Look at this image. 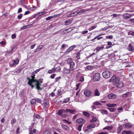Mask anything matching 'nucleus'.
I'll return each mask as SVG.
<instances>
[{"label":"nucleus","mask_w":134,"mask_h":134,"mask_svg":"<svg viewBox=\"0 0 134 134\" xmlns=\"http://www.w3.org/2000/svg\"><path fill=\"white\" fill-rule=\"evenodd\" d=\"M69 98H67L64 99L63 102L64 103H65L68 102L69 101Z\"/></svg>","instance_id":"obj_35"},{"label":"nucleus","mask_w":134,"mask_h":134,"mask_svg":"<svg viewBox=\"0 0 134 134\" xmlns=\"http://www.w3.org/2000/svg\"><path fill=\"white\" fill-rule=\"evenodd\" d=\"M31 103L32 104H34L36 102V100L35 99H32L31 101Z\"/></svg>","instance_id":"obj_38"},{"label":"nucleus","mask_w":134,"mask_h":134,"mask_svg":"<svg viewBox=\"0 0 134 134\" xmlns=\"http://www.w3.org/2000/svg\"><path fill=\"white\" fill-rule=\"evenodd\" d=\"M67 114H63L61 115V116L63 118H65L67 117Z\"/></svg>","instance_id":"obj_51"},{"label":"nucleus","mask_w":134,"mask_h":134,"mask_svg":"<svg viewBox=\"0 0 134 134\" xmlns=\"http://www.w3.org/2000/svg\"><path fill=\"white\" fill-rule=\"evenodd\" d=\"M83 115H85L87 118H89V117L90 114L89 113L86 111H83Z\"/></svg>","instance_id":"obj_24"},{"label":"nucleus","mask_w":134,"mask_h":134,"mask_svg":"<svg viewBox=\"0 0 134 134\" xmlns=\"http://www.w3.org/2000/svg\"><path fill=\"white\" fill-rule=\"evenodd\" d=\"M107 106L109 107H114L115 105L114 104H108L107 105Z\"/></svg>","instance_id":"obj_36"},{"label":"nucleus","mask_w":134,"mask_h":134,"mask_svg":"<svg viewBox=\"0 0 134 134\" xmlns=\"http://www.w3.org/2000/svg\"><path fill=\"white\" fill-rule=\"evenodd\" d=\"M17 64H16L15 63L13 62V63L11 64L10 66L11 67H14Z\"/></svg>","instance_id":"obj_44"},{"label":"nucleus","mask_w":134,"mask_h":134,"mask_svg":"<svg viewBox=\"0 0 134 134\" xmlns=\"http://www.w3.org/2000/svg\"><path fill=\"white\" fill-rule=\"evenodd\" d=\"M62 127L63 129L65 130H68L69 129V127L64 125H62Z\"/></svg>","instance_id":"obj_20"},{"label":"nucleus","mask_w":134,"mask_h":134,"mask_svg":"<svg viewBox=\"0 0 134 134\" xmlns=\"http://www.w3.org/2000/svg\"><path fill=\"white\" fill-rule=\"evenodd\" d=\"M66 113L68 112H69L71 114H73L76 111V110H70L69 109H66Z\"/></svg>","instance_id":"obj_16"},{"label":"nucleus","mask_w":134,"mask_h":134,"mask_svg":"<svg viewBox=\"0 0 134 134\" xmlns=\"http://www.w3.org/2000/svg\"><path fill=\"white\" fill-rule=\"evenodd\" d=\"M16 37V35L14 34H13L12 35V39H14Z\"/></svg>","instance_id":"obj_64"},{"label":"nucleus","mask_w":134,"mask_h":134,"mask_svg":"<svg viewBox=\"0 0 134 134\" xmlns=\"http://www.w3.org/2000/svg\"><path fill=\"white\" fill-rule=\"evenodd\" d=\"M0 44L1 45H5L6 43L5 42L1 41L0 42Z\"/></svg>","instance_id":"obj_61"},{"label":"nucleus","mask_w":134,"mask_h":134,"mask_svg":"<svg viewBox=\"0 0 134 134\" xmlns=\"http://www.w3.org/2000/svg\"><path fill=\"white\" fill-rule=\"evenodd\" d=\"M82 126V125H79L78 127V129L79 131H80L81 130V128Z\"/></svg>","instance_id":"obj_40"},{"label":"nucleus","mask_w":134,"mask_h":134,"mask_svg":"<svg viewBox=\"0 0 134 134\" xmlns=\"http://www.w3.org/2000/svg\"><path fill=\"white\" fill-rule=\"evenodd\" d=\"M86 68H87V69H92V66H87Z\"/></svg>","instance_id":"obj_62"},{"label":"nucleus","mask_w":134,"mask_h":134,"mask_svg":"<svg viewBox=\"0 0 134 134\" xmlns=\"http://www.w3.org/2000/svg\"><path fill=\"white\" fill-rule=\"evenodd\" d=\"M95 126V125L94 124H90V125H89L87 127L88 128V129H86L85 130V131H88V129H90L91 128H93Z\"/></svg>","instance_id":"obj_14"},{"label":"nucleus","mask_w":134,"mask_h":134,"mask_svg":"<svg viewBox=\"0 0 134 134\" xmlns=\"http://www.w3.org/2000/svg\"><path fill=\"white\" fill-rule=\"evenodd\" d=\"M128 49L129 51H131L133 50L134 49V48L132 47V45L131 44H129L128 47Z\"/></svg>","instance_id":"obj_18"},{"label":"nucleus","mask_w":134,"mask_h":134,"mask_svg":"<svg viewBox=\"0 0 134 134\" xmlns=\"http://www.w3.org/2000/svg\"><path fill=\"white\" fill-rule=\"evenodd\" d=\"M21 71V69H18V70L15 71L14 72V73H19Z\"/></svg>","instance_id":"obj_49"},{"label":"nucleus","mask_w":134,"mask_h":134,"mask_svg":"<svg viewBox=\"0 0 134 134\" xmlns=\"http://www.w3.org/2000/svg\"><path fill=\"white\" fill-rule=\"evenodd\" d=\"M119 78L118 77H116V75L113 76L110 79V82H113L114 85H116L119 83Z\"/></svg>","instance_id":"obj_2"},{"label":"nucleus","mask_w":134,"mask_h":134,"mask_svg":"<svg viewBox=\"0 0 134 134\" xmlns=\"http://www.w3.org/2000/svg\"><path fill=\"white\" fill-rule=\"evenodd\" d=\"M86 11H87V10H85V9H82L79 10H78L76 12H77V13L78 14L80 13L84 12Z\"/></svg>","instance_id":"obj_26"},{"label":"nucleus","mask_w":134,"mask_h":134,"mask_svg":"<svg viewBox=\"0 0 134 134\" xmlns=\"http://www.w3.org/2000/svg\"><path fill=\"white\" fill-rule=\"evenodd\" d=\"M123 127L121 126H120L118 127V131L117 133L119 134L121 131L122 130Z\"/></svg>","instance_id":"obj_23"},{"label":"nucleus","mask_w":134,"mask_h":134,"mask_svg":"<svg viewBox=\"0 0 134 134\" xmlns=\"http://www.w3.org/2000/svg\"><path fill=\"white\" fill-rule=\"evenodd\" d=\"M99 36L98 35L95 38H94V39H96L97 38V39L98 40H99L100 39H102V38H103V37H99Z\"/></svg>","instance_id":"obj_45"},{"label":"nucleus","mask_w":134,"mask_h":134,"mask_svg":"<svg viewBox=\"0 0 134 134\" xmlns=\"http://www.w3.org/2000/svg\"><path fill=\"white\" fill-rule=\"evenodd\" d=\"M107 129L109 130H111L113 128V127L111 126H107Z\"/></svg>","instance_id":"obj_52"},{"label":"nucleus","mask_w":134,"mask_h":134,"mask_svg":"<svg viewBox=\"0 0 134 134\" xmlns=\"http://www.w3.org/2000/svg\"><path fill=\"white\" fill-rule=\"evenodd\" d=\"M97 120V118L95 117H93L92 119L90 120L91 122H92L96 121Z\"/></svg>","instance_id":"obj_37"},{"label":"nucleus","mask_w":134,"mask_h":134,"mask_svg":"<svg viewBox=\"0 0 134 134\" xmlns=\"http://www.w3.org/2000/svg\"><path fill=\"white\" fill-rule=\"evenodd\" d=\"M54 26L53 25L51 24L46 29V30L51 29L54 27Z\"/></svg>","instance_id":"obj_43"},{"label":"nucleus","mask_w":134,"mask_h":134,"mask_svg":"<svg viewBox=\"0 0 134 134\" xmlns=\"http://www.w3.org/2000/svg\"><path fill=\"white\" fill-rule=\"evenodd\" d=\"M108 109H109L110 111L112 112L113 111H115L116 110V109L115 108H108Z\"/></svg>","instance_id":"obj_30"},{"label":"nucleus","mask_w":134,"mask_h":134,"mask_svg":"<svg viewBox=\"0 0 134 134\" xmlns=\"http://www.w3.org/2000/svg\"><path fill=\"white\" fill-rule=\"evenodd\" d=\"M85 121L84 119L82 118H80L77 120L76 121V122L77 123H83L85 122Z\"/></svg>","instance_id":"obj_11"},{"label":"nucleus","mask_w":134,"mask_h":134,"mask_svg":"<svg viewBox=\"0 0 134 134\" xmlns=\"http://www.w3.org/2000/svg\"><path fill=\"white\" fill-rule=\"evenodd\" d=\"M110 72L108 70H105L103 72L102 75L103 77L105 78H109L110 76Z\"/></svg>","instance_id":"obj_4"},{"label":"nucleus","mask_w":134,"mask_h":134,"mask_svg":"<svg viewBox=\"0 0 134 134\" xmlns=\"http://www.w3.org/2000/svg\"><path fill=\"white\" fill-rule=\"evenodd\" d=\"M66 113V110L63 109L59 110L57 113V114L59 115H61L62 114Z\"/></svg>","instance_id":"obj_8"},{"label":"nucleus","mask_w":134,"mask_h":134,"mask_svg":"<svg viewBox=\"0 0 134 134\" xmlns=\"http://www.w3.org/2000/svg\"><path fill=\"white\" fill-rule=\"evenodd\" d=\"M94 93L95 95L96 96H99L100 95V93L97 89L95 90Z\"/></svg>","instance_id":"obj_17"},{"label":"nucleus","mask_w":134,"mask_h":134,"mask_svg":"<svg viewBox=\"0 0 134 134\" xmlns=\"http://www.w3.org/2000/svg\"><path fill=\"white\" fill-rule=\"evenodd\" d=\"M117 87L119 88H121L124 85L123 83L121 82H119L118 84Z\"/></svg>","instance_id":"obj_22"},{"label":"nucleus","mask_w":134,"mask_h":134,"mask_svg":"<svg viewBox=\"0 0 134 134\" xmlns=\"http://www.w3.org/2000/svg\"><path fill=\"white\" fill-rule=\"evenodd\" d=\"M23 16V14H21L20 15H18V18L19 19H20Z\"/></svg>","instance_id":"obj_50"},{"label":"nucleus","mask_w":134,"mask_h":134,"mask_svg":"<svg viewBox=\"0 0 134 134\" xmlns=\"http://www.w3.org/2000/svg\"><path fill=\"white\" fill-rule=\"evenodd\" d=\"M27 79L29 80L27 82L28 84L29 83H30L31 82V80H31V79H30L28 77H27Z\"/></svg>","instance_id":"obj_58"},{"label":"nucleus","mask_w":134,"mask_h":134,"mask_svg":"<svg viewBox=\"0 0 134 134\" xmlns=\"http://www.w3.org/2000/svg\"><path fill=\"white\" fill-rule=\"evenodd\" d=\"M74 29V28L73 27H71V28H69L66 30H64L63 32H65V31H67V30H70L71 29V30L70 31H69V32H70V31H71L73 30Z\"/></svg>","instance_id":"obj_29"},{"label":"nucleus","mask_w":134,"mask_h":134,"mask_svg":"<svg viewBox=\"0 0 134 134\" xmlns=\"http://www.w3.org/2000/svg\"><path fill=\"white\" fill-rule=\"evenodd\" d=\"M27 26H24L21 27V29L23 30L27 28Z\"/></svg>","instance_id":"obj_59"},{"label":"nucleus","mask_w":134,"mask_h":134,"mask_svg":"<svg viewBox=\"0 0 134 134\" xmlns=\"http://www.w3.org/2000/svg\"><path fill=\"white\" fill-rule=\"evenodd\" d=\"M71 69L69 68V69H68L67 68H64L63 69V72L65 73L66 74H69L70 72V71H71Z\"/></svg>","instance_id":"obj_12"},{"label":"nucleus","mask_w":134,"mask_h":134,"mask_svg":"<svg viewBox=\"0 0 134 134\" xmlns=\"http://www.w3.org/2000/svg\"><path fill=\"white\" fill-rule=\"evenodd\" d=\"M100 78V74L99 73L95 74L93 75V80L94 82L98 81Z\"/></svg>","instance_id":"obj_3"},{"label":"nucleus","mask_w":134,"mask_h":134,"mask_svg":"<svg viewBox=\"0 0 134 134\" xmlns=\"http://www.w3.org/2000/svg\"><path fill=\"white\" fill-rule=\"evenodd\" d=\"M35 75L33 74V75L31 76L32 79H31V82H35V85L36 86V88L38 90H41L42 89V88L40 87V86L41 85V84L39 82V81L38 80L35 79Z\"/></svg>","instance_id":"obj_1"},{"label":"nucleus","mask_w":134,"mask_h":134,"mask_svg":"<svg viewBox=\"0 0 134 134\" xmlns=\"http://www.w3.org/2000/svg\"><path fill=\"white\" fill-rule=\"evenodd\" d=\"M131 17V16L129 14L126 13V19L129 18Z\"/></svg>","instance_id":"obj_48"},{"label":"nucleus","mask_w":134,"mask_h":134,"mask_svg":"<svg viewBox=\"0 0 134 134\" xmlns=\"http://www.w3.org/2000/svg\"><path fill=\"white\" fill-rule=\"evenodd\" d=\"M56 71V69L54 68H52L51 70H49L48 71V72L49 74H52L54 72Z\"/></svg>","instance_id":"obj_21"},{"label":"nucleus","mask_w":134,"mask_h":134,"mask_svg":"<svg viewBox=\"0 0 134 134\" xmlns=\"http://www.w3.org/2000/svg\"><path fill=\"white\" fill-rule=\"evenodd\" d=\"M73 19H71L67 20L65 22V25H68L70 24L72 22Z\"/></svg>","instance_id":"obj_13"},{"label":"nucleus","mask_w":134,"mask_h":134,"mask_svg":"<svg viewBox=\"0 0 134 134\" xmlns=\"http://www.w3.org/2000/svg\"><path fill=\"white\" fill-rule=\"evenodd\" d=\"M108 97L109 99H113L115 98L116 97V96L114 94L111 93L108 95Z\"/></svg>","instance_id":"obj_10"},{"label":"nucleus","mask_w":134,"mask_h":134,"mask_svg":"<svg viewBox=\"0 0 134 134\" xmlns=\"http://www.w3.org/2000/svg\"><path fill=\"white\" fill-rule=\"evenodd\" d=\"M56 71H59L60 70V68L59 66H58L55 68Z\"/></svg>","instance_id":"obj_39"},{"label":"nucleus","mask_w":134,"mask_h":134,"mask_svg":"<svg viewBox=\"0 0 134 134\" xmlns=\"http://www.w3.org/2000/svg\"><path fill=\"white\" fill-rule=\"evenodd\" d=\"M55 74H53L51 75L50 77H51L52 79H54V76H55Z\"/></svg>","instance_id":"obj_56"},{"label":"nucleus","mask_w":134,"mask_h":134,"mask_svg":"<svg viewBox=\"0 0 134 134\" xmlns=\"http://www.w3.org/2000/svg\"><path fill=\"white\" fill-rule=\"evenodd\" d=\"M102 114H107L108 113V111L106 110H100Z\"/></svg>","instance_id":"obj_28"},{"label":"nucleus","mask_w":134,"mask_h":134,"mask_svg":"<svg viewBox=\"0 0 134 134\" xmlns=\"http://www.w3.org/2000/svg\"><path fill=\"white\" fill-rule=\"evenodd\" d=\"M54 16H49L47 18H46V19L47 20H50L51 19H52L54 18Z\"/></svg>","instance_id":"obj_32"},{"label":"nucleus","mask_w":134,"mask_h":134,"mask_svg":"<svg viewBox=\"0 0 134 134\" xmlns=\"http://www.w3.org/2000/svg\"><path fill=\"white\" fill-rule=\"evenodd\" d=\"M76 47V46L75 45H74L72 46L69 48L66 51V52L67 53H68L70 52L73 50Z\"/></svg>","instance_id":"obj_7"},{"label":"nucleus","mask_w":134,"mask_h":134,"mask_svg":"<svg viewBox=\"0 0 134 134\" xmlns=\"http://www.w3.org/2000/svg\"><path fill=\"white\" fill-rule=\"evenodd\" d=\"M16 121V120L15 118H13L11 121V123L12 124H13Z\"/></svg>","instance_id":"obj_33"},{"label":"nucleus","mask_w":134,"mask_h":134,"mask_svg":"<svg viewBox=\"0 0 134 134\" xmlns=\"http://www.w3.org/2000/svg\"><path fill=\"white\" fill-rule=\"evenodd\" d=\"M34 82H31L28 84L30 86H31L32 88H33L34 87V86L32 85V83Z\"/></svg>","instance_id":"obj_53"},{"label":"nucleus","mask_w":134,"mask_h":134,"mask_svg":"<svg viewBox=\"0 0 134 134\" xmlns=\"http://www.w3.org/2000/svg\"><path fill=\"white\" fill-rule=\"evenodd\" d=\"M73 62L72 61V60L70 58L68 59L67 61V63L70 64L72 62Z\"/></svg>","instance_id":"obj_34"},{"label":"nucleus","mask_w":134,"mask_h":134,"mask_svg":"<svg viewBox=\"0 0 134 134\" xmlns=\"http://www.w3.org/2000/svg\"><path fill=\"white\" fill-rule=\"evenodd\" d=\"M94 105H101V104L99 102H96L94 103Z\"/></svg>","instance_id":"obj_42"},{"label":"nucleus","mask_w":134,"mask_h":134,"mask_svg":"<svg viewBox=\"0 0 134 134\" xmlns=\"http://www.w3.org/2000/svg\"><path fill=\"white\" fill-rule=\"evenodd\" d=\"M92 91L88 89H86L85 90L84 92V94L85 96L88 97L91 96L92 95Z\"/></svg>","instance_id":"obj_5"},{"label":"nucleus","mask_w":134,"mask_h":134,"mask_svg":"<svg viewBox=\"0 0 134 134\" xmlns=\"http://www.w3.org/2000/svg\"><path fill=\"white\" fill-rule=\"evenodd\" d=\"M52 131L51 130L48 129L45 130L43 132V134H51Z\"/></svg>","instance_id":"obj_9"},{"label":"nucleus","mask_w":134,"mask_h":134,"mask_svg":"<svg viewBox=\"0 0 134 134\" xmlns=\"http://www.w3.org/2000/svg\"><path fill=\"white\" fill-rule=\"evenodd\" d=\"M104 48L103 46H101L100 47L98 46L95 49L98 52L101 49H102Z\"/></svg>","instance_id":"obj_19"},{"label":"nucleus","mask_w":134,"mask_h":134,"mask_svg":"<svg viewBox=\"0 0 134 134\" xmlns=\"http://www.w3.org/2000/svg\"><path fill=\"white\" fill-rule=\"evenodd\" d=\"M126 134H134V133H133L131 131H126Z\"/></svg>","instance_id":"obj_55"},{"label":"nucleus","mask_w":134,"mask_h":134,"mask_svg":"<svg viewBox=\"0 0 134 134\" xmlns=\"http://www.w3.org/2000/svg\"><path fill=\"white\" fill-rule=\"evenodd\" d=\"M128 35H131L132 36H134V32L132 31H129L128 32Z\"/></svg>","instance_id":"obj_27"},{"label":"nucleus","mask_w":134,"mask_h":134,"mask_svg":"<svg viewBox=\"0 0 134 134\" xmlns=\"http://www.w3.org/2000/svg\"><path fill=\"white\" fill-rule=\"evenodd\" d=\"M84 80V77H81L80 79L79 80V81L83 82Z\"/></svg>","instance_id":"obj_47"},{"label":"nucleus","mask_w":134,"mask_h":134,"mask_svg":"<svg viewBox=\"0 0 134 134\" xmlns=\"http://www.w3.org/2000/svg\"><path fill=\"white\" fill-rule=\"evenodd\" d=\"M70 64V69L71 70H72L74 69V65H75V63L74 62H72Z\"/></svg>","instance_id":"obj_15"},{"label":"nucleus","mask_w":134,"mask_h":134,"mask_svg":"<svg viewBox=\"0 0 134 134\" xmlns=\"http://www.w3.org/2000/svg\"><path fill=\"white\" fill-rule=\"evenodd\" d=\"M44 105L45 107L47 108L49 106V101L47 99H44L43 100Z\"/></svg>","instance_id":"obj_6"},{"label":"nucleus","mask_w":134,"mask_h":134,"mask_svg":"<svg viewBox=\"0 0 134 134\" xmlns=\"http://www.w3.org/2000/svg\"><path fill=\"white\" fill-rule=\"evenodd\" d=\"M13 62L15 63L16 64H18L19 62V60L18 58H16L15 60L13 61Z\"/></svg>","instance_id":"obj_31"},{"label":"nucleus","mask_w":134,"mask_h":134,"mask_svg":"<svg viewBox=\"0 0 134 134\" xmlns=\"http://www.w3.org/2000/svg\"><path fill=\"white\" fill-rule=\"evenodd\" d=\"M106 38H107L112 39L113 38V36L112 35H109L107 36Z\"/></svg>","instance_id":"obj_57"},{"label":"nucleus","mask_w":134,"mask_h":134,"mask_svg":"<svg viewBox=\"0 0 134 134\" xmlns=\"http://www.w3.org/2000/svg\"><path fill=\"white\" fill-rule=\"evenodd\" d=\"M81 54L80 52H79L77 53L76 54V57H78L79 56H80V55Z\"/></svg>","instance_id":"obj_63"},{"label":"nucleus","mask_w":134,"mask_h":134,"mask_svg":"<svg viewBox=\"0 0 134 134\" xmlns=\"http://www.w3.org/2000/svg\"><path fill=\"white\" fill-rule=\"evenodd\" d=\"M40 70V69H38L37 70H36L35 71H34L32 72V74L35 75V74L38 71H39Z\"/></svg>","instance_id":"obj_41"},{"label":"nucleus","mask_w":134,"mask_h":134,"mask_svg":"<svg viewBox=\"0 0 134 134\" xmlns=\"http://www.w3.org/2000/svg\"><path fill=\"white\" fill-rule=\"evenodd\" d=\"M12 50H11L10 51L7 52L6 53V54H12L13 53V52H12Z\"/></svg>","instance_id":"obj_60"},{"label":"nucleus","mask_w":134,"mask_h":134,"mask_svg":"<svg viewBox=\"0 0 134 134\" xmlns=\"http://www.w3.org/2000/svg\"><path fill=\"white\" fill-rule=\"evenodd\" d=\"M115 114H116V115H113V117L114 119L116 117H117V115L118 114V112H116L115 113Z\"/></svg>","instance_id":"obj_54"},{"label":"nucleus","mask_w":134,"mask_h":134,"mask_svg":"<svg viewBox=\"0 0 134 134\" xmlns=\"http://www.w3.org/2000/svg\"><path fill=\"white\" fill-rule=\"evenodd\" d=\"M35 99L36 100V101L38 103H40L42 101L41 100L40 98H36Z\"/></svg>","instance_id":"obj_46"},{"label":"nucleus","mask_w":134,"mask_h":134,"mask_svg":"<svg viewBox=\"0 0 134 134\" xmlns=\"http://www.w3.org/2000/svg\"><path fill=\"white\" fill-rule=\"evenodd\" d=\"M132 124L130 123L126 124V128L130 129L132 127Z\"/></svg>","instance_id":"obj_25"}]
</instances>
